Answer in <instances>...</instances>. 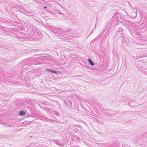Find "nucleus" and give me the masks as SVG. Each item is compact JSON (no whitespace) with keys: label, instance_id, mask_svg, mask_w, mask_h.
Returning <instances> with one entry per match:
<instances>
[{"label":"nucleus","instance_id":"f03ea898","mask_svg":"<svg viewBox=\"0 0 147 147\" xmlns=\"http://www.w3.org/2000/svg\"><path fill=\"white\" fill-rule=\"evenodd\" d=\"M20 115H23L25 114V113L22 110L20 112Z\"/></svg>","mask_w":147,"mask_h":147},{"label":"nucleus","instance_id":"39448f33","mask_svg":"<svg viewBox=\"0 0 147 147\" xmlns=\"http://www.w3.org/2000/svg\"><path fill=\"white\" fill-rule=\"evenodd\" d=\"M44 7V8H47V7H46V6H45Z\"/></svg>","mask_w":147,"mask_h":147},{"label":"nucleus","instance_id":"7ed1b4c3","mask_svg":"<svg viewBox=\"0 0 147 147\" xmlns=\"http://www.w3.org/2000/svg\"><path fill=\"white\" fill-rule=\"evenodd\" d=\"M51 72L52 73H55V74H56L57 72L56 71H53L52 70H51Z\"/></svg>","mask_w":147,"mask_h":147},{"label":"nucleus","instance_id":"f257e3e1","mask_svg":"<svg viewBox=\"0 0 147 147\" xmlns=\"http://www.w3.org/2000/svg\"><path fill=\"white\" fill-rule=\"evenodd\" d=\"M88 61L91 65H94V63L90 59H89Z\"/></svg>","mask_w":147,"mask_h":147},{"label":"nucleus","instance_id":"20e7f679","mask_svg":"<svg viewBox=\"0 0 147 147\" xmlns=\"http://www.w3.org/2000/svg\"><path fill=\"white\" fill-rule=\"evenodd\" d=\"M46 70L49 71L51 72V70L50 69H46Z\"/></svg>","mask_w":147,"mask_h":147}]
</instances>
